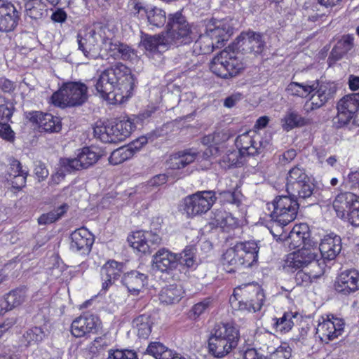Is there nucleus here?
<instances>
[{
	"label": "nucleus",
	"instance_id": "nucleus-1",
	"mask_svg": "<svg viewBox=\"0 0 359 359\" xmlns=\"http://www.w3.org/2000/svg\"><path fill=\"white\" fill-rule=\"evenodd\" d=\"M96 90L103 98L122 102L130 96L134 79L130 69L118 62L102 71L95 81Z\"/></svg>",
	"mask_w": 359,
	"mask_h": 359
},
{
	"label": "nucleus",
	"instance_id": "nucleus-2",
	"mask_svg": "<svg viewBox=\"0 0 359 359\" xmlns=\"http://www.w3.org/2000/svg\"><path fill=\"white\" fill-rule=\"evenodd\" d=\"M108 27L96 23L93 27L79 30L77 34L78 48L90 60L103 57L102 43L107 37Z\"/></svg>",
	"mask_w": 359,
	"mask_h": 359
},
{
	"label": "nucleus",
	"instance_id": "nucleus-3",
	"mask_svg": "<svg viewBox=\"0 0 359 359\" xmlns=\"http://www.w3.org/2000/svg\"><path fill=\"white\" fill-rule=\"evenodd\" d=\"M198 34V27L189 24L181 12L168 15L166 37L169 43L177 46L188 44L195 41Z\"/></svg>",
	"mask_w": 359,
	"mask_h": 359
},
{
	"label": "nucleus",
	"instance_id": "nucleus-4",
	"mask_svg": "<svg viewBox=\"0 0 359 359\" xmlns=\"http://www.w3.org/2000/svg\"><path fill=\"white\" fill-rule=\"evenodd\" d=\"M297 199L290 195L278 196L267 204L269 210L273 208L269 215L273 222L270 231L273 236H276L273 230L275 226L282 229L295 219L299 209Z\"/></svg>",
	"mask_w": 359,
	"mask_h": 359
},
{
	"label": "nucleus",
	"instance_id": "nucleus-5",
	"mask_svg": "<svg viewBox=\"0 0 359 359\" xmlns=\"http://www.w3.org/2000/svg\"><path fill=\"white\" fill-rule=\"evenodd\" d=\"M88 100V87L81 82L65 83L52 95L53 103L60 107L81 106Z\"/></svg>",
	"mask_w": 359,
	"mask_h": 359
},
{
	"label": "nucleus",
	"instance_id": "nucleus-6",
	"mask_svg": "<svg viewBox=\"0 0 359 359\" xmlns=\"http://www.w3.org/2000/svg\"><path fill=\"white\" fill-rule=\"evenodd\" d=\"M100 151L93 147H86L79 149L75 158H62L60 160V168L57 175L64 177L66 172L87 169L95 165L101 158Z\"/></svg>",
	"mask_w": 359,
	"mask_h": 359
},
{
	"label": "nucleus",
	"instance_id": "nucleus-7",
	"mask_svg": "<svg viewBox=\"0 0 359 359\" xmlns=\"http://www.w3.org/2000/svg\"><path fill=\"white\" fill-rule=\"evenodd\" d=\"M285 186L289 195L299 199L311 198L314 190V184L304 169L299 165H296L288 171Z\"/></svg>",
	"mask_w": 359,
	"mask_h": 359
},
{
	"label": "nucleus",
	"instance_id": "nucleus-8",
	"mask_svg": "<svg viewBox=\"0 0 359 359\" xmlns=\"http://www.w3.org/2000/svg\"><path fill=\"white\" fill-rule=\"evenodd\" d=\"M245 68L242 60L227 50H223L215 56L210 65L212 72L223 79L236 76Z\"/></svg>",
	"mask_w": 359,
	"mask_h": 359
},
{
	"label": "nucleus",
	"instance_id": "nucleus-9",
	"mask_svg": "<svg viewBox=\"0 0 359 359\" xmlns=\"http://www.w3.org/2000/svg\"><path fill=\"white\" fill-rule=\"evenodd\" d=\"M318 249L317 246H304L302 248L287 255L285 260V267L291 269H299L311 265L314 269L325 266L323 261L318 259Z\"/></svg>",
	"mask_w": 359,
	"mask_h": 359
},
{
	"label": "nucleus",
	"instance_id": "nucleus-10",
	"mask_svg": "<svg viewBox=\"0 0 359 359\" xmlns=\"http://www.w3.org/2000/svg\"><path fill=\"white\" fill-rule=\"evenodd\" d=\"M216 201L212 191H201L189 195L184 199V212L188 217L201 215L207 212Z\"/></svg>",
	"mask_w": 359,
	"mask_h": 359
},
{
	"label": "nucleus",
	"instance_id": "nucleus-11",
	"mask_svg": "<svg viewBox=\"0 0 359 359\" xmlns=\"http://www.w3.org/2000/svg\"><path fill=\"white\" fill-rule=\"evenodd\" d=\"M310 87H312L310 98L304 105L307 111L323 107L334 98L337 91V88L332 83L313 82L310 84Z\"/></svg>",
	"mask_w": 359,
	"mask_h": 359
},
{
	"label": "nucleus",
	"instance_id": "nucleus-12",
	"mask_svg": "<svg viewBox=\"0 0 359 359\" xmlns=\"http://www.w3.org/2000/svg\"><path fill=\"white\" fill-rule=\"evenodd\" d=\"M107 37L102 43L104 57H111L115 60H129L135 56L134 50L128 45L114 39V33L107 28Z\"/></svg>",
	"mask_w": 359,
	"mask_h": 359
},
{
	"label": "nucleus",
	"instance_id": "nucleus-13",
	"mask_svg": "<svg viewBox=\"0 0 359 359\" xmlns=\"http://www.w3.org/2000/svg\"><path fill=\"white\" fill-rule=\"evenodd\" d=\"M235 144L240 154L244 156L259 154L267 146L268 142L263 141L255 131H249L238 135Z\"/></svg>",
	"mask_w": 359,
	"mask_h": 359
},
{
	"label": "nucleus",
	"instance_id": "nucleus-14",
	"mask_svg": "<svg viewBox=\"0 0 359 359\" xmlns=\"http://www.w3.org/2000/svg\"><path fill=\"white\" fill-rule=\"evenodd\" d=\"M344 328L342 319L327 315L326 318L322 317V321L319 322L316 328V334L322 341L328 343L341 335Z\"/></svg>",
	"mask_w": 359,
	"mask_h": 359
},
{
	"label": "nucleus",
	"instance_id": "nucleus-15",
	"mask_svg": "<svg viewBox=\"0 0 359 359\" xmlns=\"http://www.w3.org/2000/svg\"><path fill=\"white\" fill-rule=\"evenodd\" d=\"M100 326L99 318L93 314L84 313L74 319L71 325V332L75 337H88L97 332Z\"/></svg>",
	"mask_w": 359,
	"mask_h": 359
},
{
	"label": "nucleus",
	"instance_id": "nucleus-16",
	"mask_svg": "<svg viewBox=\"0 0 359 359\" xmlns=\"http://www.w3.org/2000/svg\"><path fill=\"white\" fill-rule=\"evenodd\" d=\"M20 20V12L11 2L0 0V32L13 31Z\"/></svg>",
	"mask_w": 359,
	"mask_h": 359
},
{
	"label": "nucleus",
	"instance_id": "nucleus-17",
	"mask_svg": "<svg viewBox=\"0 0 359 359\" xmlns=\"http://www.w3.org/2000/svg\"><path fill=\"white\" fill-rule=\"evenodd\" d=\"M70 248L82 255L88 254L94 243L93 234L84 227L76 229L70 235Z\"/></svg>",
	"mask_w": 359,
	"mask_h": 359
},
{
	"label": "nucleus",
	"instance_id": "nucleus-18",
	"mask_svg": "<svg viewBox=\"0 0 359 359\" xmlns=\"http://www.w3.org/2000/svg\"><path fill=\"white\" fill-rule=\"evenodd\" d=\"M241 42L243 49L253 53L255 55L261 54L264 50L266 42L263 34L253 31L242 32L238 38Z\"/></svg>",
	"mask_w": 359,
	"mask_h": 359
},
{
	"label": "nucleus",
	"instance_id": "nucleus-19",
	"mask_svg": "<svg viewBox=\"0 0 359 359\" xmlns=\"http://www.w3.org/2000/svg\"><path fill=\"white\" fill-rule=\"evenodd\" d=\"M318 249V255L324 260H333L341 250V239L335 234L325 236L321 241Z\"/></svg>",
	"mask_w": 359,
	"mask_h": 359
},
{
	"label": "nucleus",
	"instance_id": "nucleus-20",
	"mask_svg": "<svg viewBox=\"0 0 359 359\" xmlns=\"http://www.w3.org/2000/svg\"><path fill=\"white\" fill-rule=\"evenodd\" d=\"M124 264L115 260H109L101 269L102 288L107 290L123 273Z\"/></svg>",
	"mask_w": 359,
	"mask_h": 359
},
{
	"label": "nucleus",
	"instance_id": "nucleus-21",
	"mask_svg": "<svg viewBox=\"0 0 359 359\" xmlns=\"http://www.w3.org/2000/svg\"><path fill=\"white\" fill-rule=\"evenodd\" d=\"M152 266L161 272L173 271L177 268V254L164 248L159 249L153 255Z\"/></svg>",
	"mask_w": 359,
	"mask_h": 359
},
{
	"label": "nucleus",
	"instance_id": "nucleus-22",
	"mask_svg": "<svg viewBox=\"0 0 359 359\" xmlns=\"http://www.w3.org/2000/svg\"><path fill=\"white\" fill-rule=\"evenodd\" d=\"M27 118L46 132L57 133L62 128L60 118L50 114L33 111L29 113Z\"/></svg>",
	"mask_w": 359,
	"mask_h": 359
},
{
	"label": "nucleus",
	"instance_id": "nucleus-23",
	"mask_svg": "<svg viewBox=\"0 0 359 359\" xmlns=\"http://www.w3.org/2000/svg\"><path fill=\"white\" fill-rule=\"evenodd\" d=\"M336 290L348 294L359 290V272L356 270H347L340 273L335 285Z\"/></svg>",
	"mask_w": 359,
	"mask_h": 359
},
{
	"label": "nucleus",
	"instance_id": "nucleus-24",
	"mask_svg": "<svg viewBox=\"0 0 359 359\" xmlns=\"http://www.w3.org/2000/svg\"><path fill=\"white\" fill-rule=\"evenodd\" d=\"M169 41L168 39L161 35L142 34L141 36L140 45L144 47L147 55L152 56L155 54L160 55V53L165 48Z\"/></svg>",
	"mask_w": 359,
	"mask_h": 359
},
{
	"label": "nucleus",
	"instance_id": "nucleus-25",
	"mask_svg": "<svg viewBox=\"0 0 359 359\" xmlns=\"http://www.w3.org/2000/svg\"><path fill=\"white\" fill-rule=\"evenodd\" d=\"M211 335L224 341L228 340V342L235 346H238L240 338L238 330L230 323H216L211 332Z\"/></svg>",
	"mask_w": 359,
	"mask_h": 359
},
{
	"label": "nucleus",
	"instance_id": "nucleus-26",
	"mask_svg": "<svg viewBox=\"0 0 359 359\" xmlns=\"http://www.w3.org/2000/svg\"><path fill=\"white\" fill-rule=\"evenodd\" d=\"M358 200L357 196L351 192H344L338 194L332 203L337 217L345 219L348 212L351 210L353 203Z\"/></svg>",
	"mask_w": 359,
	"mask_h": 359
},
{
	"label": "nucleus",
	"instance_id": "nucleus-27",
	"mask_svg": "<svg viewBox=\"0 0 359 359\" xmlns=\"http://www.w3.org/2000/svg\"><path fill=\"white\" fill-rule=\"evenodd\" d=\"M147 276L137 271H131L124 274L121 282L128 291L137 295L147 284Z\"/></svg>",
	"mask_w": 359,
	"mask_h": 359
},
{
	"label": "nucleus",
	"instance_id": "nucleus-28",
	"mask_svg": "<svg viewBox=\"0 0 359 359\" xmlns=\"http://www.w3.org/2000/svg\"><path fill=\"white\" fill-rule=\"evenodd\" d=\"M238 249L241 261L244 267H250L256 263L258 258L259 247L255 241H248L245 243H238Z\"/></svg>",
	"mask_w": 359,
	"mask_h": 359
},
{
	"label": "nucleus",
	"instance_id": "nucleus-29",
	"mask_svg": "<svg viewBox=\"0 0 359 359\" xmlns=\"http://www.w3.org/2000/svg\"><path fill=\"white\" fill-rule=\"evenodd\" d=\"M197 156V153L193 149H185L172 154L167 161L170 169L178 170L193 163Z\"/></svg>",
	"mask_w": 359,
	"mask_h": 359
},
{
	"label": "nucleus",
	"instance_id": "nucleus-30",
	"mask_svg": "<svg viewBox=\"0 0 359 359\" xmlns=\"http://www.w3.org/2000/svg\"><path fill=\"white\" fill-rule=\"evenodd\" d=\"M264 301V294L263 291L258 287H253L252 298L250 300L241 299L236 304L239 310L255 313L261 309Z\"/></svg>",
	"mask_w": 359,
	"mask_h": 359
},
{
	"label": "nucleus",
	"instance_id": "nucleus-31",
	"mask_svg": "<svg viewBox=\"0 0 359 359\" xmlns=\"http://www.w3.org/2000/svg\"><path fill=\"white\" fill-rule=\"evenodd\" d=\"M239 249L237 243L226 250L222 255V263L224 270L228 273L236 271L240 266H243L240 259Z\"/></svg>",
	"mask_w": 359,
	"mask_h": 359
},
{
	"label": "nucleus",
	"instance_id": "nucleus-32",
	"mask_svg": "<svg viewBox=\"0 0 359 359\" xmlns=\"http://www.w3.org/2000/svg\"><path fill=\"white\" fill-rule=\"evenodd\" d=\"M235 346L228 340L224 341L210 335L208 339L209 351L216 358H223L236 348Z\"/></svg>",
	"mask_w": 359,
	"mask_h": 359
},
{
	"label": "nucleus",
	"instance_id": "nucleus-33",
	"mask_svg": "<svg viewBox=\"0 0 359 359\" xmlns=\"http://www.w3.org/2000/svg\"><path fill=\"white\" fill-rule=\"evenodd\" d=\"M25 288H16L9 292L1 303V311L6 312L20 306L25 299Z\"/></svg>",
	"mask_w": 359,
	"mask_h": 359
},
{
	"label": "nucleus",
	"instance_id": "nucleus-34",
	"mask_svg": "<svg viewBox=\"0 0 359 359\" xmlns=\"http://www.w3.org/2000/svg\"><path fill=\"white\" fill-rule=\"evenodd\" d=\"M353 46V36L351 35H344L337 41L332 48L328 60L331 62H336L346 54Z\"/></svg>",
	"mask_w": 359,
	"mask_h": 359
},
{
	"label": "nucleus",
	"instance_id": "nucleus-35",
	"mask_svg": "<svg viewBox=\"0 0 359 359\" xmlns=\"http://www.w3.org/2000/svg\"><path fill=\"white\" fill-rule=\"evenodd\" d=\"M184 291L181 285H170L161 290L159 294V299L161 303L172 304L178 302L182 297Z\"/></svg>",
	"mask_w": 359,
	"mask_h": 359
},
{
	"label": "nucleus",
	"instance_id": "nucleus-36",
	"mask_svg": "<svg viewBox=\"0 0 359 359\" xmlns=\"http://www.w3.org/2000/svg\"><path fill=\"white\" fill-rule=\"evenodd\" d=\"M153 323L149 315H140L133 320V327L139 337L148 338L151 332Z\"/></svg>",
	"mask_w": 359,
	"mask_h": 359
},
{
	"label": "nucleus",
	"instance_id": "nucleus-37",
	"mask_svg": "<svg viewBox=\"0 0 359 359\" xmlns=\"http://www.w3.org/2000/svg\"><path fill=\"white\" fill-rule=\"evenodd\" d=\"M193 49L195 54L204 55L211 53L216 48V43L207 34H201L199 32L198 36L195 39Z\"/></svg>",
	"mask_w": 359,
	"mask_h": 359
},
{
	"label": "nucleus",
	"instance_id": "nucleus-38",
	"mask_svg": "<svg viewBox=\"0 0 359 359\" xmlns=\"http://www.w3.org/2000/svg\"><path fill=\"white\" fill-rule=\"evenodd\" d=\"M229 27L225 25H215L213 27L210 26L207 28L205 34H208L216 43V48L223 45L224 41H227L230 35Z\"/></svg>",
	"mask_w": 359,
	"mask_h": 359
},
{
	"label": "nucleus",
	"instance_id": "nucleus-39",
	"mask_svg": "<svg viewBox=\"0 0 359 359\" xmlns=\"http://www.w3.org/2000/svg\"><path fill=\"white\" fill-rule=\"evenodd\" d=\"M178 264L188 269L196 268L197 266L196 249L194 246H187L182 252L177 254V266Z\"/></svg>",
	"mask_w": 359,
	"mask_h": 359
},
{
	"label": "nucleus",
	"instance_id": "nucleus-40",
	"mask_svg": "<svg viewBox=\"0 0 359 359\" xmlns=\"http://www.w3.org/2000/svg\"><path fill=\"white\" fill-rule=\"evenodd\" d=\"M27 16L32 19H40L46 11V5L41 0H27L25 3Z\"/></svg>",
	"mask_w": 359,
	"mask_h": 359
},
{
	"label": "nucleus",
	"instance_id": "nucleus-41",
	"mask_svg": "<svg viewBox=\"0 0 359 359\" xmlns=\"http://www.w3.org/2000/svg\"><path fill=\"white\" fill-rule=\"evenodd\" d=\"M128 241L130 245L142 253L150 252V245L147 243L144 232L137 231L129 236Z\"/></svg>",
	"mask_w": 359,
	"mask_h": 359
},
{
	"label": "nucleus",
	"instance_id": "nucleus-42",
	"mask_svg": "<svg viewBox=\"0 0 359 359\" xmlns=\"http://www.w3.org/2000/svg\"><path fill=\"white\" fill-rule=\"evenodd\" d=\"M337 109L355 114L359 109V93L348 94L343 97L337 103Z\"/></svg>",
	"mask_w": 359,
	"mask_h": 359
},
{
	"label": "nucleus",
	"instance_id": "nucleus-43",
	"mask_svg": "<svg viewBox=\"0 0 359 359\" xmlns=\"http://www.w3.org/2000/svg\"><path fill=\"white\" fill-rule=\"evenodd\" d=\"M275 337L270 333H264L259 334L257 337V346L256 348L259 353L268 355L273 350L277 341H274Z\"/></svg>",
	"mask_w": 359,
	"mask_h": 359
},
{
	"label": "nucleus",
	"instance_id": "nucleus-44",
	"mask_svg": "<svg viewBox=\"0 0 359 359\" xmlns=\"http://www.w3.org/2000/svg\"><path fill=\"white\" fill-rule=\"evenodd\" d=\"M296 315L292 312H286L280 318L274 319V328L276 332L280 333L288 332L293 327L294 322L292 319L295 318Z\"/></svg>",
	"mask_w": 359,
	"mask_h": 359
},
{
	"label": "nucleus",
	"instance_id": "nucleus-45",
	"mask_svg": "<svg viewBox=\"0 0 359 359\" xmlns=\"http://www.w3.org/2000/svg\"><path fill=\"white\" fill-rule=\"evenodd\" d=\"M304 118L296 111H289L282 119V127L289 131L294 128L304 125Z\"/></svg>",
	"mask_w": 359,
	"mask_h": 359
},
{
	"label": "nucleus",
	"instance_id": "nucleus-46",
	"mask_svg": "<svg viewBox=\"0 0 359 359\" xmlns=\"http://www.w3.org/2000/svg\"><path fill=\"white\" fill-rule=\"evenodd\" d=\"M68 206L63 204L57 208L41 215L38 219V222L41 225L51 224L59 219L67 211Z\"/></svg>",
	"mask_w": 359,
	"mask_h": 359
},
{
	"label": "nucleus",
	"instance_id": "nucleus-47",
	"mask_svg": "<svg viewBox=\"0 0 359 359\" xmlns=\"http://www.w3.org/2000/svg\"><path fill=\"white\" fill-rule=\"evenodd\" d=\"M45 337V332L41 327H34L28 330L22 336V343L28 346L32 344L41 341Z\"/></svg>",
	"mask_w": 359,
	"mask_h": 359
},
{
	"label": "nucleus",
	"instance_id": "nucleus-48",
	"mask_svg": "<svg viewBox=\"0 0 359 359\" xmlns=\"http://www.w3.org/2000/svg\"><path fill=\"white\" fill-rule=\"evenodd\" d=\"M146 15L149 23L156 27H163L166 22L165 12L158 8L148 10Z\"/></svg>",
	"mask_w": 359,
	"mask_h": 359
},
{
	"label": "nucleus",
	"instance_id": "nucleus-49",
	"mask_svg": "<svg viewBox=\"0 0 359 359\" xmlns=\"http://www.w3.org/2000/svg\"><path fill=\"white\" fill-rule=\"evenodd\" d=\"M132 157L133 151L131 149H128L127 147H121L111 152L109 161L112 165H118Z\"/></svg>",
	"mask_w": 359,
	"mask_h": 359
},
{
	"label": "nucleus",
	"instance_id": "nucleus-50",
	"mask_svg": "<svg viewBox=\"0 0 359 359\" xmlns=\"http://www.w3.org/2000/svg\"><path fill=\"white\" fill-rule=\"evenodd\" d=\"M323 273V267H318V269L310 272H306L303 270L299 271L295 275V280L297 285H308L311 282L312 278H317Z\"/></svg>",
	"mask_w": 359,
	"mask_h": 359
},
{
	"label": "nucleus",
	"instance_id": "nucleus-51",
	"mask_svg": "<svg viewBox=\"0 0 359 359\" xmlns=\"http://www.w3.org/2000/svg\"><path fill=\"white\" fill-rule=\"evenodd\" d=\"M309 83H300L297 82H291L287 87V91L292 95L306 97L311 94V90Z\"/></svg>",
	"mask_w": 359,
	"mask_h": 359
},
{
	"label": "nucleus",
	"instance_id": "nucleus-52",
	"mask_svg": "<svg viewBox=\"0 0 359 359\" xmlns=\"http://www.w3.org/2000/svg\"><path fill=\"white\" fill-rule=\"evenodd\" d=\"M292 349L286 344L279 346L276 343L269 354L266 355L268 359H289L291 357Z\"/></svg>",
	"mask_w": 359,
	"mask_h": 359
},
{
	"label": "nucleus",
	"instance_id": "nucleus-53",
	"mask_svg": "<svg viewBox=\"0 0 359 359\" xmlns=\"http://www.w3.org/2000/svg\"><path fill=\"white\" fill-rule=\"evenodd\" d=\"M243 156L238 151H228L220 161V165L224 168H229L240 163V159Z\"/></svg>",
	"mask_w": 359,
	"mask_h": 359
},
{
	"label": "nucleus",
	"instance_id": "nucleus-54",
	"mask_svg": "<svg viewBox=\"0 0 359 359\" xmlns=\"http://www.w3.org/2000/svg\"><path fill=\"white\" fill-rule=\"evenodd\" d=\"M212 301L210 298H205L201 302L194 304L190 311V316L196 318L205 313L212 306Z\"/></svg>",
	"mask_w": 359,
	"mask_h": 359
},
{
	"label": "nucleus",
	"instance_id": "nucleus-55",
	"mask_svg": "<svg viewBox=\"0 0 359 359\" xmlns=\"http://www.w3.org/2000/svg\"><path fill=\"white\" fill-rule=\"evenodd\" d=\"M286 242L291 249L299 248L304 243V234L294 228L289 233Z\"/></svg>",
	"mask_w": 359,
	"mask_h": 359
},
{
	"label": "nucleus",
	"instance_id": "nucleus-56",
	"mask_svg": "<svg viewBox=\"0 0 359 359\" xmlns=\"http://www.w3.org/2000/svg\"><path fill=\"white\" fill-rule=\"evenodd\" d=\"M107 359H137L136 353L130 350H109Z\"/></svg>",
	"mask_w": 359,
	"mask_h": 359
},
{
	"label": "nucleus",
	"instance_id": "nucleus-57",
	"mask_svg": "<svg viewBox=\"0 0 359 359\" xmlns=\"http://www.w3.org/2000/svg\"><path fill=\"white\" fill-rule=\"evenodd\" d=\"M116 124L118 126V130H120V135L123 136L124 140L128 137L135 128V123L130 118L121 120Z\"/></svg>",
	"mask_w": 359,
	"mask_h": 359
},
{
	"label": "nucleus",
	"instance_id": "nucleus-58",
	"mask_svg": "<svg viewBox=\"0 0 359 359\" xmlns=\"http://www.w3.org/2000/svg\"><path fill=\"white\" fill-rule=\"evenodd\" d=\"M12 115V105L4 97L0 96V123L8 122Z\"/></svg>",
	"mask_w": 359,
	"mask_h": 359
},
{
	"label": "nucleus",
	"instance_id": "nucleus-59",
	"mask_svg": "<svg viewBox=\"0 0 359 359\" xmlns=\"http://www.w3.org/2000/svg\"><path fill=\"white\" fill-rule=\"evenodd\" d=\"M168 348L165 347L163 344L160 342H151L146 352L150 355L154 356L156 359H161L163 358V355L165 352V351H168Z\"/></svg>",
	"mask_w": 359,
	"mask_h": 359
},
{
	"label": "nucleus",
	"instance_id": "nucleus-60",
	"mask_svg": "<svg viewBox=\"0 0 359 359\" xmlns=\"http://www.w3.org/2000/svg\"><path fill=\"white\" fill-rule=\"evenodd\" d=\"M198 54H195L194 50L192 51H188L184 55H180L178 57L179 62L183 66L184 69H190L195 66L197 62Z\"/></svg>",
	"mask_w": 359,
	"mask_h": 359
},
{
	"label": "nucleus",
	"instance_id": "nucleus-61",
	"mask_svg": "<svg viewBox=\"0 0 359 359\" xmlns=\"http://www.w3.org/2000/svg\"><path fill=\"white\" fill-rule=\"evenodd\" d=\"M106 126L107 123H104L102 121L97 122L93 128V133L95 137L100 140L103 142L107 143L109 139V135H106Z\"/></svg>",
	"mask_w": 359,
	"mask_h": 359
},
{
	"label": "nucleus",
	"instance_id": "nucleus-62",
	"mask_svg": "<svg viewBox=\"0 0 359 359\" xmlns=\"http://www.w3.org/2000/svg\"><path fill=\"white\" fill-rule=\"evenodd\" d=\"M344 220L354 226H359V199L353 203L351 210L348 212Z\"/></svg>",
	"mask_w": 359,
	"mask_h": 359
},
{
	"label": "nucleus",
	"instance_id": "nucleus-63",
	"mask_svg": "<svg viewBox=\"0 0 359 359\" xmlns=\"http://www.w3.org/2000/svg\"><path fill=\"white\" fill-rule=\"evenodd\" d=\"M220 195L229 203L236 205L237 207L241 203L242 195L237 191H224L220 193Z\"/></svg>",
	"mask_w": 359,
	"mask_h": 359
},
{
	"label": "nucleus",
	"instance_id": "nucleus-64",
	"mask_svg": "<svg viewBox=\"0 0 359 359\" xmlns=\"http://www.w3.org/2000/svg\"><path fill=\"white\" fill-rule=\"evenodd\" d=\"M337 111L338 112L336 119L337 120L339 127L345 126L353 121L355 116L354 114L340 109H337Z\"/></svg>",
	"mask_w": 359,
	"mask_h": 359
}]
</instances>
